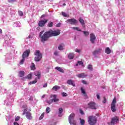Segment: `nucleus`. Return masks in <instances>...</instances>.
<instances>
[{
	"mask_svg": "<svg viewBox=\"0 0 125 125\" xmlns=\"http://www.w3.org/2000/svg\"><path fill=\"white\" fill-rule=\"evenodd\" d=\"M43 31L41 32L39 34V37L41 39L42 42L44 43L45 42L48 41V38L50 37H56V36H59L60 34V30L57 29L55 30H50L47 32H45L42 35Z\"/></svg>",
	"mask_w": 125,
	"mask_h": 125,
	"instance_id": "obj_1",
	"label": "nucleus"
},
{
	"mask_svg": "<svg viewBox=\"0 0 125 125\" xmlns=\"http://www.w3.org/2000/svg\"><path fill=\"white\" fill-rule=\"evenodd\" d=\"M50 98L51 99L46 101V103L49 104V105H50V104H52L53 102L56 103L59 101V99L57 98L56 95H51Z\"/></svg>",
	"mask_w": 125,
	"mask_h": 125,
	"instance_id": "obj_2",
	"label": "nucleus"
},
{
	"mask_svg": "<svg viewBox=\"0 0 125 125\" xmlns=\"http://www.w3.org/2000/svg\"><path fill=\"white\" fill-rule=\"evenodd\" d=\"M34 55H36V57L34 58L35 61H36L37 62H39V61H41L42 60V54L41 53V52H40V50H37L35 52Z\"/></svg>",
	"mask_w": 125,
	"mask_h": 125,
	"instance_id": "obj_3",
	"label": "nucleus"
},
{
	"mask_svg": "<svg viewBox=\"0 0 125 125\" xmlns=\"http://www.w3.org/2000/svg\"><path fill=\"white\" fill-rule=\"evenodd\" d=\"M88 124L90 125H94L97 122V119L96 116H90L88 117Z\"/></svg>",
	"mask_w": 125,
	"mask_h": 125,
	"instance_id": "obj_4",
	"label": "nucleus"
},
{
	"mask_svg": "<svg viewBox=\"0 0 125 125\" xmlns=\"http://www.w3.org/2000/svg\"><path fill=\"white\" fill-rule=\"evenodd\" d=\"M116 103H117V98H114L111 104V110L113 113H115L117 111L116 107Z\"/></svg>",
	"mask_w": 125,
	"mask_h": 125,
	"instance_id": "obj_5",
	"label": "nucleus"
},
{
	"mask_svg": "<svg viewBox=\"0 0 125 125\" xmlns=\"http://www.w3.org/2000/svg\"><path fill=\"white\" fill-rule=\"evenodd\" d=\"M74 118H75V114H71L68 118L69 123L70 125H76V121H74Z\"/></svg>",
	"mask_w": 125,
	"mask_h": 125,
	"instance_id": "obj_6",
	"label": "nucleus"
},
{
	"mask_svg": "<svg viewBox=\"0 0 125 125\" xmlns=\"http://www.w3.org/2000/svg\"><path fill=\"white\" fill-rule=\"evenodd\" d=\"M22 115H25V117L28 120H32V115H31V112L27 111L26 109H24L23 110Z\"/></svg>",
	"mask_w": 125,
	"mask_h": 125,
	"instance_id": "obj_7",
	"label": "nucleus"
},
{
	"mask_svg": "<svg viewBox=\"0 0 125 125\" xmlns=\"http://www.w3.org/2000/svg\"><path fill=\"white\" fill-rule=\"evenodd\" d=\"M88 108L92 110H96V104L94 102H90L88 104Z\"/></svg>",
	"mask_w": 125,
	"mask_h": 125,
	"instance_id": "obj_8",
	"label": "nucleus"
},
{
	"mask_svg": "<svg viewBox=\"0 0 125 125\" xmlns=\"http://www.w3.org/2000/svg\"><path fill=\"white\" fill-rule=\"evenodd\" d=\"M47 22H48V20L47 19L41 20L38 23V26H39V27H44L45 24H46Z\"/></svg>",
	"mask_w": 125,
	"mask_h": 125,
	"instance_id": "obj_9",
	"label": "nucleus"
},
{
	"mask_svg": "<svg viewBox=\"0 0 125 125\" xmlns=\"http://www.w3.org/2000/svg\"><path fill=\"white\" fill-rule=\"evenodd\" d=\"M67 21L68 23H70L71 25H77L78 23V21L75 19H70L67 20Z\"/></svg>",
	"mask_w": 125,
	"mask_h": 125,
	"instance_id": "obj_10",
	"label": "nucleus"
},
{
	"mask_svg": "<svg viewBox=\"0 0 125 125\" xmlns=\"http://www.w3.org/2000/svg\"><path fill=\"white\" fill-rule=\"evenodd\" d=\"M96 40V37L93 33H91L90 34V41L91 43H95V40Z\"/></svg>",
	"mask_w": 125,
	"mask_h": 125,
	"instance_id": "obj_11",
	"label": "nucleus"
},
{
	"mask_svg": "<svg viewBox=\"0 0 125 125\" xmlns=\"http://www.w3.org/2000/svg\"><path fill=\"white\" fill-rule=\"evenodd\" d=\"M30 52L31 50H26L24 51L22 55V58H26V57H28L29 55H30Z\"/></svg>",
	"mask_w": 125,
	"mask_h": 125,
	"instance_id": "obj_12",
	"label": "nucleus"
},
{
	"mask_svg": "<svg viewBox=\"0 0 125 125\" xmlns=\"http://www.w3.org/2000/svg\"><path fill=\"white\" fill-rule=\"evenodd\" d=\"M119 121V117L115 116L113 117L111 119V124L112 125H116Z\"/></svg>",
	"mask_w": 125,
	"mask_h": 125,
	"instance_id": "obj_13",
	"label": "nucleus"
},
{
	"mask_svg": "<svg viewBox=\"0 0 125 125\" xmlns=\"http://www.w3.org/2000/svg\"><path fill=\"white\" fill-rule=\"evenodd\" d=\"M77 76L78 77V78L83 79L84 78H86V77H87V75L85 74V73H83L77 75Z\"/></svg>",
	"mask_w": 125,
	"mask_h": 125,
	"instance_id": "obj_14",
	"label": "nucleus"
},
{
	"mask_svg": "<svg viewBox=\"0 0 125 125\" xmlns=\"http://www.w3.org/2000/svg\"><path fill=\"white\" fill-rule=\"evenodd\" d=\"M101 51H102V48H99L97 50H96L93 52V54L94 55H96V54H99V53H101Z\"/></svg>",
	"mask_w": 125,
	"mask_h": 125,
	"instance_id": "obj_15",
	"label": "nucleus"
},
{
	"mask_svg": "<svg viewBox=\"0 0 125 125\" xmlns=\"http://www.w3.org/2000/svg\"><path fill=\"white\" fill-rule=\"evenodd\" d=\"M67 83L70 85H72V86H76V84L74 83V81L72 80H69L67 81Z\"/></svg>",
	"mask_w": 125,
	"mask_h": 125,
	"instance_id": "obj_16",
	"label": "nucleus"
},
{
	"mask_svg": "<svg viewBox=\"0 0 125 125\" xmlns=\"http://www.w3.org/2000/svg\"><path fill=\"white\" fill-rule=\"evenodd\" d=\"M65 46V45H64V43H62L60 44L59 46L58 47V48L59 50H63V48Z\"/></svg>",
	"mask_w": 125,
	"mask_h": 125,
	"instance_id": "obj_17",
	"label": "nucleus"
},
{
	"mask_svg": "<svg viewBox=\"0 0 125 125\" xmlns=\"http://www.w3.org/2000/svg\"><path fill=\"white\" fill-rule=\"evenodd\" d=\"M24 75L25 72L23 71H21L19 72V77H20V78H22V77H24Z\"/></svg>",
	"mask_w": 125,
	"mask_h": 125,
	"instance_id": "obj_18",
	"label": "nucleus"
},
{
	"mask_svg": "<svg viewBox=\"0 0 125 125\" xmlns=\"http://www.w3.org/2000/svg\"><path fill=\"white\" fill-rule=\"evenodd\" d=\"M55 69L59 71V72H61V73H64V70L59 66L56 67Z\"/></svg>",
	"mask_w": 125,
	"mask_h": 125,
	"instance_id": "obj_19",
	"label": "nucleus"
},
{
	"mask_svg": "<svg viewBox=\"0 0 125 125\" xmlns=\"http://www.w3.org/2000/svg\"><path fill=\"white\" fill-rule=\"evenodd\" d=\"M34 74L35 76H36V77H37V78L38 79H40L41 78V72L40 71H36L34 73Z\"/></svg>",
	"mask_w": 125,
	"mask_h": 125,
	"instance_id": "obj_20",
	"label": "nucleus"
},
{
	"mask_svg": "<svg viewBox=\"0 0 125 125\" xmlns=\"http://www.w3.org/2000/svg\"><path fill=\"white\" fill-rule=\"evenodd\" d=\"M58 89H60V86H58V85H55L52 88V90H54L55 91H57V90H58Z\"/></svg>",
	"mask_w": 125,
	"mask_h": 125,
	"instance_id": "obj_21",
	"label": "nucleus"
},
{
	"mask_svg": "<svg viewBox=\"0 0 125 125\" xmlns=\"http://www.w3.org/2000/svg\"><path fill=\"white\" fill-rule=\"evenodd\" d=\"M81 90L82 93H83V94L84 96H85V97L87 96V95L86 94V93L85 92V90H84V89H83V88L81 87Z\"/></svg>",
	"mask_w": 125,
	"mask_h": 125,
	"instance_id": "obj_22",
	"label": "nucleus"
},
{
	"mask_svg": "<svg viewBox=\"0 0 125 125\" xmlns=\"http://www.w3.org/2000/svg\"><path fill=\"white\" fill-rule=\"evenodd\" d=\"M79 21L80 23H81V24L82 25V26H84V21H83L82 18H79Z\"/></svg>",
	"mask_w": 125,
	"mask_h": 125,
	"instance_id": "obj_23",
	"label": "nucleus"
},
{
	"mask_svg": "<svg viewBox=\"0 0 125 125\" xmlns=\"http://www.w3.org/2000/svg\"><path fill=\"white\" fill-rule=\"evenodd\" d=\"M105 52L106 54H110V53H111V49H110V48L106 47L105 50Z\"/></svg>",
	"mask_w": 125,
	"mask_h": 125,
	"instance_id": "obj_24",
	"label": "nucleus"
},
{
	"mask_svg": "<svg viewBox=\"0 0 125 125\" xmlns=\"http://www.w3.org/2000/svg\"><path fill=\"white\" fill-rule=\"evenodd\" d=\"M74 57V53H71L68 55L69 59H73Z\"/></svg>",
	"mask_w": 125,
	"mask_h": 125,
	"instance_id": "obj_25",
	"label": "nucleus"
},
{
	"mask_svg": "<svg viewBox=\"0 0 125 125\" xmlns=\"http://www.w3.org/2000/svg\"><path fill=\"white\" fill-rule=\"evenodd\" d=\"M47 26L49 28H51L53 27V23L52 21H49L47 24Z\"/></svg>",
	"mask_w": 125,
	"mask_h": 125,
	"instance_id": "obj_26",
	"label": "nucleus"
},
{
	"mask_svg": "<svg viewBox=\"0 0 125 125\" xmlns=\"http://www.w3.org/2000/svg\"><path fill=\"white\" fill-rule=\"evenodd\" d=\"M38 83V80L35 79L34 81L29 83L28 84H35V83Z\"/></svg>",
	"mask_w": 125,
	"mask_h": 125,
	"instance_id": "obj_27",
	"label": "nucleus"
},
{
	"mask_svg": "<svg viewBox=\"0 0 125 125\" xmlns=\"http://www.w3.org/2000/svg\"><path fill=\"white\" fill-rule=\"evenodd\" d=\"M73 30H75L76 31H78V32H81L82 30H81L80 29V28L78 27H72Z\"/></svg>",
	"mask_w": 125,
	"mask_h": 125,
	"instance_id": "obj_28",
	"label": "nucleus"
},
{
	"mask_svg": "<svg viewBox=\"0 0 125 125\" xmlns=\"http://www.w3.org/2000/svg\"><path fill=\"white\" fill-rule=\"evenodd\" d=\"M30 68L31 70H36V65L35 64H34V63H32V65L31 66Z\"/></svg>",
	"mask_w": 125,
	"mask_h": 125,
	"instance_id": "obj_29",
	"label": "nucleus"
},
{
	"mask_svg": "<svg viewBox=\"0 0 125 125\" xmlns=\"http://www.w3.org/2000/svg\"><path fill=\"white\" fill-rule=\"evenodd\" d=\"M24 62H25V58H22V60L20 62V65H23Z\"/></svg>",
	"mask_w": 125,
	"mask_h": 125,
	"instance_id": "obj_30",
	"label": "nucleus"
},
{
	"mask_svg": "<svg viewBox=\"0 0 125 125\" xmlns=\"http://www.w3.org/2000/svg\"><path fill=\"white\" fill-rule=\"evenodd\" d=\"M32 76H33V74H32V73H30L29 74H28V75L26 76V79H32Z\"/></svg>",
	"mask_w": 125,
	"mask_h": 125,
	"instance_id": "obj_31",
	"label": "nucleus"
},
{
	"mask_svg": "<svg viewBox=\"0 0 125 125\" xmlns=\"http://www.w3.org/2000/svg\"><path fill=\"white\" fill-rule=\"evenodd\" d=\"M80 124L81 125H84L85 121L83 119H80Z\"/></svg>",
	"mask_w": 125,
	"mask_h": 125,
	"instance_id": "obj_32",
	"label": "nucleus"
},
{
	"mask_svg": "<svg viewBox=\"0 0 125 125\" xmlns=\"http://www.w3.org/2000/svg\"><path fill=\"white\" fill-rule=\"evenodd\" d=\"M87 69H88V70H90V71H92V69H93L92 65L89 64L88 65Z\"/></svg>",
	"mask_w": 125,
	"mask_h": 125,
	"instance_id": "obj_33",
	"label": "nucleus"
},
{
	"mask_svg": "<svg viewBox=\"0 0 125 125\" xmlns=\"http://www.w3.org/2000/svg\"><path fill=\"white\" fill-rule=\"evenodd\" d=\"M63 112V108H60L59 109V115H61L62 113Z\"/></svg>",
	"mask_w": 125,
	"mask_h": 125,
	"instance_id": "obj_34",
	"label": "nucleus"
},
{
	"mask_svg": "<svg viewBox=\"0 0 125 125\" xmlns=\"http://www.w3.org/2000/svg\"><path fill=\"white\" fill-rule=\"evenodd\" d=\"M83 33L85 37H87L89 35V33L87 31H83Z\"/></svg>",
	"mask_w": 125,
	"mask_h": 125,
	"instance_id": "obj_35",
	"label": "nucleus"
},
{
	"mask_svg": "<svg viewBox=\"0 0 125 125\" xmlns=\"http://www.w3.org/2000/svg\"><path fill=\"white\" fill-rule=\"evenodd\" d=\"M62 95L63 97H66L68 96V94L65 92L62 93Z\"/></svg>",
	"mask_w": 125,
	"mask_h": 125,
	"instance_id": "obj_36",
	"label": "nucleus"
},
{
	"mask_svg": "<svg viewBox=\"0 0 125 125\" xmlns=\"http://www.w3.org/2000/svg\"><path fill=\"white\" fill-rule=\"evenodd\" d=\"M46 112L47 114L49 113V112H50V108H49V107H47L46 108Z\"/></svg>",
	"mask_w": 125,
	"mask_h": 125,
	"instance_id": "obj_37",
	"label": "nucleus"
},
{
	"mask_svg": "<svg viewBox=\"0 0 125 125\" xmlns=\"http://www.w3.org/2000/svg\"><path fill=\"white\" fill-rule=\"evenodd\" d=\"M44 117V113H42L39 118V120H42L43 119V117Z\"/></svg>",
	"mask_w": 125,
	"mask_h": 125,
	"instance_id": "obj_38",
	"label": "nucleus"
},
{
	"mask_svg": "<svg viewBox=\"0 0 125 125\" xmlns=\"http://www.w3.org/2000/svg\"><path fill=\"white\" fill-rule=\"evenodd\" d=\"M19 14L20 15V16H23V15H24V14H23V12L21 11H19Z\"/></svg>",
	"mask_w": 125,
	"mask_h": 125,
	"instance_id": "obj_39",
	"label": "nucleus"
},
{
	"mask_svg": "<svg viewBox=\"0 0 125 125\" xmlns=\"http://www.w3.org/2000/svg\"><path fill=\"white\" fill-rule=\"evenodd\" d=\"M106 102H107V99H106V97H104V100L103 101V103H104V104H105Z\"/></svg>",
	"mask_w": 125,
	"mask_h": 125,
	"instance_id": "obj_40",
	"label": "nucleus"
},
{
	"mask_svg": "<svg viewBox=\"0 0 125 125\" xmlns=\"http://www.w3.org/2000/svg\"><path fill=\"white\" fill-rule=\"evenodd\" d=\"M19 120H20V116H17L16 117L15 121L16 122H18V121H19Z\"/></svg>",
	"mask_w": 125,
	"mask_h": 125,
	"instance_id": "obj_41",
	"label": "nucleus"
},
{
	"mask_svg": "<svg viewBox=\"0 0 125 125\" xmlns=\"http://www.w3.org/2000/svg\"><path fill=\"white\" fill-rule=\"evenodd\" d=\"M62 14L63 16H64V17H67V14H66V13L62 12Z\"/></svg>",
	"mask_w": 125,
	"mask_h": 125,
	"instance_id": "obj_42",
	"label": "nucleus"
},
{
	"mask_svg": "<svg viewBox=\"0 0 125 125\" xmlns=\"http://www.w3.org/2000/svg\"><path fill=\"white\" fill-rule=\"evenodd\" d=\"M82 83H83L84 84H87L88 83L87 82H86V81H84V80H83L82 81Z\"/></svg>",
	"mask_w": 125,
	"mask_h": 125,
	"instance_id": "obj_43",
	"label": "nucleus"
},
{
	"mask_svg": "<svg viewBox=\"0 0 125 125\" xmlns=\"http://www.w3.org/2000/svg\"><path fill=\"white\" fill-rule=\"evenodd\" d=\"M54 55H55L56 56H58V51H55Z\"/></svg>",
	"mask_w": 125,
	"mask_h": 125,
	"instance_id": "obj_44",
	"label": "nucleus"
},
{
	"mask_svg": "<svg viewBox=\"0 0 125 125\" xmlns=\"http://www.w3.org/2000/svg\"><path fill=\"white\" fill-rule=\"evenodd\" d=\"M75 51H76V52H78V53H80V52H81V50L78 49H76Z\"/></svg>",
	"mask_w": 125,
	"mask_h": 125,
	"instance_id": "obj_45",
	"label": "nucleus"
},
{
	"mask_svg": "<svg viewBox=\"0 0 125 125\" xmlns=\"http://www.w3.org/2000/svg\"><path fill=\"white\" fill-rule=\"evenodd\" d=\"M43 87H47V83H45L43 85Z\"/></svg>",
	"mask_w": 125,
	"mask_h": 125,
	"instance_id": "obj_46",
	"label": "nucleus"
},
{
	"mask_svg": "<svg viewBox=\"0 0 125 125\" xmlns=\"http://www.w3.org/2000/svg\"><path fill=\"white\" fill-rule=\"evenodd\" d=\"M80 114H81V115H83V114H84L83 111V110H82V109H80Z\"/></svg>",
	"mask_w": 125,
	"mask_h": 125,
	"instance_id": "obj_47",
	"label": "nucleus"
},
{
	"mask_svg": "<svg viewBox=\"0 0 125 125\" xmlns=\"http://www.w3.org/2000/svg\"><path fill=\"white\" fill-rule=\"evenodd\" d=\"M78 64H79L80 65H83V63L82 61H79L78 62Z\"/></svg>",
	"mask_w": 125,
	"mask_h": 125,
	"instance_id": "obj_48",
	"label": "nucleus"
},
{
	"mask_svg": "<svg viewBox=\"0 0 125 125\" xmlns=\"http://www.w3.org/2000/svg\"><path fill=\"white\" fill-rule=\"evenodd\" d=\"M56 26V27H60V26H61V23H58Z\"/></svg>",
	"mask_w": 125,
	"mask_h": 125,
	"instance_id": "obj_49",
	"label": "nucleus"
},
{
	"mask_svg": "<svg viewBox=\"0 0 125 125\" xmlns=\"http://www.w3.org/2000/svg\"><path fill=\"white\" fill-rule=\"evenodd\" d=\"M97 99H100V96L98 94L97 95Z\"/></svg>",
	"mask_w": 125,
	"mask_h": 125,
	"instance_id": "obj_50",
	"label": "nucleus"
},
{
	"mask_svg": "<svg viewBox=\"0 0 125 125\" xmlns=\"http://www.w3.org/2000/svg\"><path fill=\"white\" fill-rule=\"evenodd\" d=\"M45 17V15H42V16H41V18H43Z\"/></svg>",
	"mask_w": 125,
	"mask_h": 125,
	"instance_id": "obj_51",
	"label": "nucleus"
},
{
	"mask_svg": "<svg viewBox=\"0 0 125 125\" xmlns=\"http://www.w3.org/2000/svg\"><path fill=\"white\" fill-rule=\"evenodd\" d=\"M0 34H2V30L1 29H0Z\"/></svg>",
	"mask_w": 125,
	"mask_h": 125,
	"instance_id": "obj_52",
	"label": "nucleus"
},
{
	"mask_svg": "<svg viewBox=\"0 0 125 125\" xmlns=\"http://www.w3.org/2000/svg\"><path fill=\"white\" fill-rule=\"evenodd\" d=\"M45 97V95H43L42 97V98H44Z\"/></svg>",
	"mask_w": 125,
	"mask_h": 125,
	"instance_id": "obj_53",
	"label": "nucleus"
},
{
	"mask_svg": "<svg viewBox=\"0 0 125 125\" xmlns=\"http://www.w3.org/2000/svg\"><path fill=\"white\" fill-rule=\"evenodd\" d=\"M9 2H12V1H13V0H8Z\"/></svg>",
	"mask_w": 125,
	"mask_h": 125,
	"instance_id": "obj_54",
	"label": "nucleus"
},
{
	"mask_svg": "<svg viewBox=\"0 0 125 125\" xmlns=\"http://www.w3.org/2000/svg\"><path fill=\"white\" fill-rule=\"evenodd\" d=\"M96 115L97 116V117H99V115L98 114H97Z\"/></svg>",
	"mask_w": 125,
	"mask_h": 125,
	"instance_id": "obj_55",
	"label": "nucleus"
},
{
	"mask_svg": "<svg viewBox=\"0 0 125 125\" xmlns=\"http://www.w3.org/2000/svg\"><path fill=\"white\" fill-rule=\"evenodd\" d=\"M63 5H66V3H64L63 4Z\"/></svg>",
	"mask_w": 125,
	"mask_h": 125,
	"instance_id": "obj_56",
	"label": "nucleus"
},
{
	"mask_svg": "<svg viewBox=\"0 0 125 125\" xmlns=\"http://www.w3.org/2000/svg\"><path fill=\"white\" fill-rule=\"evenodd\" d=\"M103 88H104V89H105V87H103Z\"/></svg>",
	"mask_w": 125,
	"mask_h": 125,
	"instance_id": "obj_57",
	"label": "nucleus"
}]
</instances>
